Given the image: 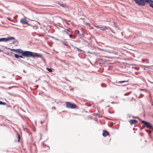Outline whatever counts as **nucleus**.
I'll list each match as a JSON object with an SVG mask.
<instances>
[{"instance_id":"f257e3e1","label":"nucleus","mask_w":153,"mask_h":153,"mask_svg":"<svg viewBox=\"0 0 153 153\" xmlns=\"http://www.w3.org/2000/svg\"><path fill=\"white\" fill-rule=\"evenodd\" d=\"M22 55L23 56L27 58L30 57H32L34 58L35 57H39L41 58L44 62H45V60L43 57L42 55L41 54L28 51H23Z\"/></svg>"},{"instance_id":"f03ea898","label":"nucleus","mask_w":153,"mask_h":153,"mask_svg":"<svg viewBox=\"0 0 153 153\" xmlns=\"http://www.w3.org/2000/svg\"><path fill=\"white\" fill-rule=\"evenodd\" d=\"M14 40V41L13 42V43H15L16 42V43H18V41L16 40L15 38L13 37H9L7 38H0V42H7L8 41L10 40Z\"/></svg>"},{"instance_id":"7ed1b4c3","label":"nucleus","mask_w":153,"mask_h":153,"mask_svg":"<svg viewBox=\"0 0 153 153\" xmlns=\"http://www.w3.org/2000/svg\"><path fill=\"white\" fill-rule=\"evenodd\" d=\"M146 0H134L135 2L138 6L140 7L144 6Z\"/></svg>"},{"instance_id":"20e7f679","label":"nucleus","mask_w":153,"mask_h":153,"mask_svg":"<svg viewBox=\"0 0 153 153\" xmlns=\"http://www.w3.org/2000/svg\"><path fill=\"white\" fill-rule=\"evenodd\" d=\"M66 107L69 108L74 109L76 107V105L70 102H66Z\"/></svg>"},{"instance_id":"39448f33","label":"nucleus","mask_w":153,"mask_h":153,"mask_svg":"<svg viewBox=\"0 0 153 153\" xmlns=\"http://www.w3.org/2000/svg\"><path fill=\"white\" fill-rule=\"evenodd\" d=\"M20 22L22 25L27 24V22H28V21L25 19H21Z\"/></svg>"},{"instance_id":"423d86ee","label":"nucleus","mask_w":153,"mask_h":153,"mask_svg":"<svg viewBox=\"0 0 153 153\" xmlns=\"http://www.w3.org/2000/svg\"><path fill=\"white\" fill-rule=\"evenodd\" d=\"M129 122L131 124H136L138 122V121L137 120L133 119L130 120Z\"/></svg>"},{"instance_id":"0eeeda50","label":"nucleus","mask_w":153,"mask_h":153,"mask_svg":"<svg viewBox=\"0 0 153 153\" xmlns=\"http://www.w3.org/2000/svg\"><path fill=\"white\" fill-rule=\"evenodd\" d=\"M13 51H17L19 53H21L22 54V52L23 51V50H22V49H13L12 50Z\"/></svg>"},{"instance_id":"6e6552de","label":"nucleus","mask_w":153,"mask_h":153,"mask_svg":"<svg viewBox=\"0 0 153 153\" xmlns=\"http://www.w3.org/2000/svg\"><path fill=\"white\" fill-rule=\"evenodd\" d=\"M108 134V132L105 130H103V133L102 134L103 136L104 137H106L107 135Z\"/></svg>"},{"instance_id":"1a4fd4ad","label":"nucleus","mask_w":153,"mask_h":153,"mask_svg":"<svg viewBox=\"0 0 153 153\" xmlns=\"http://www.w3.org/2000/svg\"><path fill=\"white\" fill-rule=\"evenodd\" d=\"M142 62H146V64H148L149 63V61L147 59H142Z\"/></svg>"},{"instance_id":"9d476101","label":"nucleus","mask_w":153,"mask_h":153,"mask_svg":"<svg viewBox=\"0 0 153 153\" xmlns=\"http://www.w3.org/2000/svg\"><path fill=\"white\" fill-rule=\"evenodd\" d=\"M63 31L68 35L69 34L68 32L69 31L68 30L65 29L64 30H63Z\"/></svg>"},{"instance_id":"9b49d317","label":"nucleus","mask_w":153,"mask_h":153,"mask_svg":"<svg viewBox=\"0 0 153 153\" xmlns=\"http://www.w3.org/2000/svg\"><path fill=\"white\" fill-rule=\"evenodd\" d=\"M127 82V81H119L118 82H116L117 83H120V84H122L123 83L126 82Z\"/></svg>"},{"instance_id":"f8f14e48","label":"nucleus","mask_w":153,"mask_h":153,"mask_svg":"<svg viewBox=\"0 0 153 153\" xmlns=\"http://www.w3.org/2000/svg\"><path fill=\"white\" fill-rule=\"evenodd\" d=\"M14 56L16 58L19 59V55L17 54H14Z\"/></svg>"},{"instance_id":"ddd939ff","label":"nucleus","mask_w":153,"mask_h":153,"mask_svg":"<svg viewBox=\"0 0 153 153\" xmlns=\"http://www.w3.org/2000/svg\"><path fill=\"white\" fill-rule=\"evenodd\" d=\"M146 3H151V2H152L153 3V0H146Z\"/></svg>"},{"instance_id":"4468645a","label":"nucleus","mask_w":153,"mask_h":153,"mask_svg":"<svg viewBox=\"0 0 153 153\" xmlns=\"http://www.w3.org/2000/svg\"><path fill=\"white\" fill-rule=\"evenodd\" d=\"M7 105L5 102H2L1 101H0V105Z\"/></svg>"},{"instance_id":"2eb2a0df","label":"nucleus","mask_w":153,"mask_h":153,"mask_svg":"<svg viewBox=\"0 0 153 153\" xmlns=\"http://www.w3.org/2000/svg\"><path fill=\"white\" fill-rule=\"evenodd\" d=\"M33 29L36 30L38 28V27L36 25H33Z\"/></svg>"},{"instance_id":"dca6fc26","label":"nucleus","mask_w":153,"mask_h":153,"mask_svg":"<svg viewBox=\"0 0 153 153\" xmlns=\"http://www.w3.org/2000/svg\"><path fill=\"white\" fill-rule=\"evenodd\" d=\"M100 30H105L107 29L106 27H100Z\"/></svg>"},{"instance_id":"f3484780","label":"nucleus","mask_w":153,"mask_h":153,"mask_svg":"<svg viewBox=\"0 0 153 153\" xmlns=\"http://www.w3.org/2000/svg\"><path fill=\"white\" fill-rule=\"evenodd\" d=\"M101 87H102L105 88V87H106V85L105 84L102 83V84H101Z\"/></svg>"},{"instance_id":"a211bd4d","label":"nucleus","mask_w":153,"mask_h":153,"mask_svg":"<svg viewBox=\"0 0 153 153\" xmlns=\"http://www.w3.org/2000/svg\"><path fill=\"white\" fill-rule=\"evenodd\" d=\"M148 4H149V6L153 9V4L152 3H150Z\"/></svg>"},{"instance_id":"6ab92c4d","label":"nucleus","mask_w":153,"mask_h":153,"mask_svg":"<svg viewBox=\"0 0 153 153\" xmlns=\"http://www.w3.org/2000/svg\"><path fill=\"white\" fill-rule=\"evenodd\" d=\"M46 69L48 71L50 72H51L52 71V70H51V69L50 68H46Z\"/></svg>"},{"instance_id":"aec40b11","label":"nucleus","mask_w":153,"mask_h":153,"mask_svg":"<svg viewBox=\"0 0 153 153\" xmlns=\"http://www.w3.org/2000/svg\"><path fill=\"white\" fill-rule=\"evenodd\" d=\"M18 141L19 142V140H20V135H19V134H18Z\"/></svg>"},{"instance_id":"412c9836","label":"nucleus","mask_w":153,"mask_h":153,"mask_svg":"<svg viewBox=\"0 0 153 153\" xmlns=\"http://www.w3.org/2000/svg\"><path fill=\"white\" fill-rule=\"evenodd\" d=\"M95 27L97 28H100V27L98 25H94V26Z\"/></svg>"},{"instance_id":"4be33fe9","label":"nucleus","mask_w":153,"mask_h":153,"mask_svg":"<svg viewBox=\"0 0 153 153\" xmlns=\"http://www.w3.org/2000/svg\"><path fill=\"white\" fill-rule=\"evenodd\" d=\"M79 33L78 32V34H79V36H82V37H84V35L83 34H79Z\"/></svg>"},{"instance_id":"5701e85b","label":"nucleus","mask_w":153,"mask_h":153,"mask_svg":"<svg viewBox=\"0 0 153 153\" xmlns=\"http://www.w3.org/2000/svg\"><path fill=\"white\" fill-rule=\"evenodd\" d=\"M68 35H69V37H70V38H72L73 36H72V35H71L70 34Z\"/></svg>"},{"instance_id":"b1692460","label":"nucleus","mask_w":153,"mask_h":153,"mask_svg":"<svg viewBox=\"0 0 153 153\" xmlns=\"http://www.w3.org/2000/svg\"><path fill=\"white\" fill-rule=\"evenodd\" d=\"M140 66L142 67H146L147 66H146V65H140Z\"/></svg>"},{"instance_id":"393cba45","label":"nucleus","mask_w":153,"mask_h":153,"mask_svg":"<svg viewBox=\"0 0 153 153\" xmlns=\"http://www.w3.org/2000/svg\"><path fill=\"white\" fill-rule=\"evenodd\" d=\"M148 133L149 134H149L152 133V131H150L149 130Z\"/></svg>"},{"instance_id":"a878e982","label":"nucleus","mask_w":153,"mask_h":153,"mask_svg":"<svg viewBox=\"0 0 153 153\" xmlns=\"http://www.w3.org/2000/svg\"><path fill=\"white\" fill-rule=\"evenodd\" d=\"M19 57L21 58H23V59H24L25 58L23 57L22 56H20L19 55Z\"/></svg>"},{"instance_id":"bb28decb","label":"nucleus","mask_w":153,"mask_h":153,"mask_svg":"<svg viewBox=\"0 0 153 153\" xmlns=\"http://www.w3.org/2000/svg\"><path fill=\"white\" fill-rule=\"evenodd\" d=\"M0 125L1 126H2L3 125H5V124L4 123L0 124Z\"/></svg>"},{"instance_id":"cd10ccee","label":"nucleus","mask_w":153,"mask_h":153,"mask_svg":"<svg viewBox=\"0 0 153 153\" xmlns=\"http://www.w3.org/2000/svg\"><path fill=\"white\" fill-rule=\"evenodd\" d=\"M27 24L28 25H30V26H33V25H32L30 24V23H27Z\"/></svg>"},{"instance_id":"c85d7f7f","label":"nucleus","mask_w":153,"mask_h":153,"mask_svg":"<svg viewBox=\"0 0 153 153\" xmlns=\"http://www.w3.org/2000/svg\"><path fill=\"white\" fill-rule=\"evenodd\" d=\"M149 131V130H145V131H146V132H148Z\"/></svg>"},{"instance_id":"c756f323","label":"nucleus","mask_w":153,"mask_h":153,"mask_svg":"<svg viewBox=\"0 0 153 153\" xmlns=\"http://www.w3.org/2000/svg\"><path fill=\"white\" fill-rule=\"evenodd\" d=\"M52 108H53V109H55V110H56V108H55V107H53Z\"/></svg>"},{"instance_id":"7c9ffc66","label":"nucleus","mask_w":153,"mask_h":153,"mask_svg":"<svg viewBox=\"0 0 153 153\" xmlns=\"http://www.w3.org/2000/svg\"><path fill=\"white\" fill-rule=\"evenodd\" d=\"M61 6L62 7H64V5H62V4H61Z\"/></svg>"},{"instance_id":"2f4dec72","label":"nucleus","mask_w":153,"mask_h":153,"mask_svg":"<svg viewBox=\"0 0 153 153\" xmlns=\"http://www.w3.org/2000/svg\"><path fill=\"white\" fill-rule=\"evenodd\" d=\"M23 71H24L25 72V70H23Z\"/></svg>"},{"instance_id":"473e14b6","label":"nucleus","mask_w":153,"mask_h":153,"mask_svg":"<svg viewBox=\"0 0 153 153\" xmlns=\"http://www.w3.org/2000/svg\"><path fill=\"white\" fill-rule=\"evenodd\" d=\"M79 50L80 51H82V50Z\"/></svg>"},{"instance_id":"72a5a7b5","label":"nucleus","mask_w":153,"mask_h":153,"mask_svg":"<svg viewBox=\"0 0 153 153\" xmlns=\"http://www.w3.org/2000/svg\"><path fill=\"white\" fill-rule=\"evenodd\" d=\"M19 60H20H20L22 61V60H21L20 59H19Z\"/></svg>"},{"instance_id":"f704fd0d","label":"nucleus","mask_w":153,"mask_h":153,"mask_svg":"<svg viewBox=\"0 0 153 153\" xmlns=\"http://www.w3.org/2000/svg\"><path fill=\"white\" fill-rule=\"evenodd\" d=\"M112 103H114V102H112Z\"/></svg>"}]
</instances>
